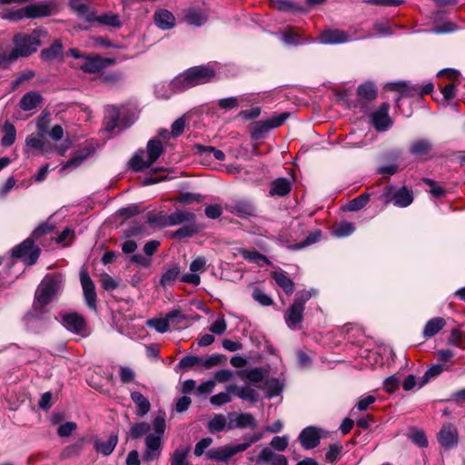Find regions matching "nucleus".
Listing matches in <instances>:
<instances>
[{
	"instance_id": "nucleus-1",
	"label": "nucleus",
	"mask_w": 465,
	"mask_h": 465,
	"mask_svg": "<svg viewBox=\"0 0 465 465\" xmlns=\"http://www.w3.org/2000/svg\"><path fill=\"white\" fill-rule=\"evenodd\" d=\"M214 76L215 71L209 65L193 66L176 76L172 82L157 84L154 93L158 98L169 99L174 94L209 83Z\"/></svg>"
},
{
	"instance_id": "nucleus-2",
	"label": "nucleus",
	"mask_w": 465,
	"mask_h": 465,
	"mask_svg": "<svg viewBox=\"0 0 465 465\" xmlns=\"http://www.w3.org/2000/svg\"><path fill=\"white\" fill-rule=\"evenodd\" d=\"M46 35V32L41 28H35L31 34L18 33L13 38L14 48L12 59L27 57L36 52L41 45V38Z\"/></svg>"
},
{
	"instance_id": "nucleus-3",
	"label": "nucleus",
	"mask_w": 465,
	"mask_h": 465,
	"mask_svg": "<svg viewBox=\"0 0 465 465\" xmlns=\"http://www.w3.org/2000/svg\"><path fill=\"white\" fill-rule=\"evenodd\" d=\"M63 282L60 274H47L35 292L34 310L46 306L61 290Z\"/></svg>"
},
{
	"instance_id": "nucleus-4",
	"label": "nucleus",
	"mask_w": 465,
	"mask_h": 465,
	"mask_svg": "<svg viewBox=\"0 0 465 465\" xmlns=\"http://www.w3.org/2000/svg\"><path fill=\"white\" fill-rule=\"evenodd\" d=\"M313 291H301L284 314L285 323L291 330H299L303 320L304 305L312 298Z\"/></svg>"
},
{
	"instance_id": "nucleus-5",
	"label": "nucleus",
	"mask_w": 465,
	"mask_h": 465,
	"mask_svg": "<svg viewBox=\"0 0 465 465\" xmlns=\"http://www.w3.org/2000/svg\"><path fill=\"white\" fill-rule=\"evenodd\" d=\"M163 147L159 140L152 139L146 146L147 157L144 158L145 152L136 153L129 161L130 167L135 172H141L149 168L163 153Z\"/></svg>"
},
{
	"instance_id": "nucleus-6",
	"label": "nucleus",
	"mask_w": 465,
	"mask_h": 465,
	"mask_svg": "<svg viewBox=\"0 0 465 465\" xmlns=\"http://www.w3.org/2000/svg\"><path fill=\"white\" fill-rule=\"evenodd\" d=\"M383 197L386 203L393 202L394 205L404 208L413 202V193L411 189L402 186L397 189L394 186H387L383 192Z\"/></svg>"
},
{
	"instance_id": "nucleus-7",
	"label": "nucleus",
	"mask_w": 465,
	"mask_h": 465,
	"mask_svg": "<svg viewBox=\"0 0 465 465\" xmlns=\"http://www.w3.org/2000/svg\"><path fill=\"white\" fill-rule=\"evenodd\" d=\"M39 254L40 249L35 245L32 238H27L22 243L12 249V256L21 259L27 265L35 264Z\"/></svg>"
},
{
	"instance_id": "nucleus-8",
	"label": "nucleus",
	"mask_w": 465,
	"mask_h": 465,
	"mask_svg": "<svg viewBox=\"0 0 465 465\" xmlns=\"http://www.w3.org/2000/svg\"><path fill=\"white\" fill-rule=\"evenodd\" d=\"M386 88L391 91H396L404 96H414L430 94L433 91L434 85L432 83H427L421 86L418 84H411L409 82H394L389 83Z\"/></svg>"
},
{
	"instance_id": "nucleus-9",
	"label": "nucleus",
	"mask_w": 465,
	"mask_h": 465,
	"mask_svg": "<svg viewBox=\"0 0 465 465\" xmlns=\"http://www.w3.org/2000/svg\"><path fill=\"white\" fill-rule=\"evenodd\" d=\"M373 36V35H367L360 37L359 39H365ZM356 37H352L348 32L341 29H327L322 31L319 37L318 42L323 45H339L348 43L350 41L356 40Z\"/></svg>"
},
{
	"instance_id": "nucleus-10",
	"label": "nucleus",
	"mask_w": 465,
	"mask_h": 465,
	"mask_svg": "<svg viewBox=\"0 0 465 465\" xmlns=\"http://www.w3.org/2000/svg\"><path fill=\"white\" fill-rule=\"evenodd\" d=\"M290 116L289 113H282L280 114L272 115L271 118L257 122L253 127L252 136L254 139H260L264 134L272 129L281 126Z\"/></svg>"
},
{
	"instance_id": "nucleus-11",
	"label": "nucleus",
	"mask_w": 465,
	"mask_h": 465,
	"mask_svg": "<svg viewBox=\"0 0 465 465\" xmlns=\"http://www.w3.org/2000/svg\"><path fill=\"white\" fill-rule=\"evenodd\" d=\"M62 322L64 326L70 331L82 337H87L89 331L85 320L78 313L72 312L63 315Z\"/></svg>"
},
{
	"instance_id": "nucleus-12",
	"label": "nucleus",
	"mask_w": 465,
	"mask_h": 465,
	"mask_svg": "<svg viewBox=\"0 0 465 465\" xmlns=\"http://www.w3.org/2000/svg\"><path fill=\"white\" fill-rule=\"evenodd\" d=\"M206 259L203 256H198L190 263V272L181 277V282L198 286L201 282L199 272L206 270Z\"/></svg>"
},
{
	"instance_id": "nucleus-13",
	"label": "nucleus",
	"mask_w": 465,
	"mask_h": 465,
	"mask_svg": "<svg viewBox=\"0 0 465 465\" xmlns=\"http://www.w3.org/2000/svg\"><path fill=\"white\" fill-rule=\"evenodd\" d=\"M80 281L86 304L90 309L96 310L95 286L86 270L80 272Z\"/></svg>"
},
{
	"instance_id": "nucleus-14",
	"label": "nucleus",
	"mask_w": 465,
	"mask_h": 465,
	"mask_svg": "<svg viewBox=\"0 0 465 465\" xmlns=\"http://www.w3.org/2000/svg\"><path fill=\"white\" fill-rule=\"evenodd\" d=\"M390 105L383 103L378 110L371 114V123L377 131H386L391 126L392 121L389 116Z\"/></svg>"
},
{
	"instance_id": "nucleus-15",
	"label": "nucleus",
	"mask_w": 465,
	"mask_h": 465,
	"mask_svg": "<svg viewBox=\"0 0 465 465\" xmlns=\"http://www.w3.org/2000/svg\"><path fill=\"white\" fill-rule=\"evenodd\" d=\"M438 441L445 449H451L458 444L459 433L451 423L444 424L438 433Z\"/></svg>"
},
{
	"instance_id": "nucleus-16",
	"label": "nucleus",
	"mask_w": 465,
	"mask_h": 465,
	"mask_svg": "<svg viewBox=\"0 0 465 465\" xmlns=\"http://www.w3.org/2000/svg\"><path fill=\"white\" fill-rule=\"evenodd\" d=\"M114 62L115 60L113 58H103L98 55L85 56L80 68L85 73L94 74L114 64Z\"/></svg>"
},
{
	"instance_id": "nucleus-17",
	"label": "nucleus",
	"mask_w": 465,
	"mask_h": 465,
	"mask_svg": "<svg viewBox=\"0 0 465 465\" xmlns=\"http://www.w3.org/2000/svg\"><path fill=\"white\" fill-rule=\"evenodd\" d=\"M225 208L231 213L241 217L248 218L255 215L256 208L252 202L249 200H238L230 204H226Z\"/></svg>"
},
{
	"instance_id": "nucleus-18",
	"label": "nucleus",
	"mask_w": 465,
	"mask_h": 465,
	"mask_svg": "<svg viewBox=\"0 0 465 465\" xmlns=\"http://www.w3.org/2000/svg\"><path fill=\"white\" fill-rule=\"evenodd\" d=\"M236 445H225L220 448H213L206 451L205 456L209 460L219 462H227L232 456L239 453Z\"/></svg>"
},
{
	"instance_id": "nucleus-19",
	"label": "nucleus",
	"mask_w": 465,
	"mask_h": 465,
	"mask_svg": "<svg viewBox=\"0 0 465 465\" xmlns=\"http://www.w3.org/2000/svg\"><path fill=\"white\" fill-rule=\"evenodd\" d=\"M321 436L317 428L309 426L302 430L299 435V441L303 449L312 450L320 443Z\"/></svg>"
},
{
	"instance_id": "nucleus-20",
	"label": "nucleus",
	"mask_w": 465,
	"mask_h": 465,
	"mask_svg": "<svg viewBox=\"0 0 465 465\" xmlns=\"http://www.w3.org/2000/svg\"><path fill=\"white\" fill-rule=\"evenodd\" d=\"M161 438L158 436L147 435L145 438V450L143 459L146 461H152L157 459L161 454Z\"/></svg>"
},
{
	"instance_id": "nucleus-21",
	"label": "nucleus",
	"mask_w": 465,
	"mask_h": 465,
	"mask_svg": "<svg viewBox=\"0 0 465 465\" xmlns=\"http://www.w3.org/2000/svg\"><path fill=\"white\" fill-rule=\"evenodd\" d=\"M184 20L188 25H203L208 19V12L203 8L189 7L183 10Z\"/></svg>"
},
{
	"instance_id": "nucleus-22",
	"label": "nucleus",
	"mask_w": 465,
	"mask_h": 465,
	"mask_svg": "<svg viewBox=\"0 0 465 465\" xmlns=\"http://www.w3.org/2000/svg\"><path fill=\"white\" fill-rule=\"evenodd\" d=\"M118 443V436L115 433H111L106 440L96 439L94 442V448L96 452L109 456L114 450Z\"/></svg>"
},
{
	"instance_id": "nucleus-23",
	"label": "nucleus",
	"mask_w": 465,
	"mask_h": 465,
	"mask_svg": "<svg viewBox=\"0 0 465 465\" xmlns=\"http://www.w3.org/2000/svg\"><path fill=\"white\" fill-rule=\"evenodd\" d=\"M154 23L162 30H169L175 25L174 15L166 9H158L154 12Z\"/></svg>"
},
{
	"instance_id": "nucleus-24",
	"label": "nucleus",
	"mask_w": 465,
	"mask_h": 465,
	"mask_svg": "<svg viewBox=\"0 0 465 465\" xmlns=\"http://www.w3.org/2000/svg\"><path fill=\"white\" fill-rule=\"evenodd\" d=\"M130 397L136 406L135 414L138 417H143L150 411L151 403L140 391H132Z\"/></svg>"
},
{
	"instance_id": "nucleus-25",
	"label": "nucleus",
	"mask_w": 465,
	"mask_h": 465,
	"mask_svg": "<svg viewBox=\"0 0 465 465\" xmlns=\"http://www.w3.org/2000/svg\"><path fill=\"white\" fill-rule=\"evenodd\" d=\"M265 373L266 371L263 368L258 367L250 370H241L237 371V376L242 381H248L252 383L257 384L263 381Z\"/></svg>"
},
{
	"instance_id": "nucleus-26",
	"label": "nucleus",
	"mask_w": 465,
	"mask_h": 465,
	"mask_svg": "<svg viewBox=\"0 0 465 465\" xmlns=\"http://www.w3.org/2000/svg\"><path fill=\"white\" fill-rule=\"evenodd\" d=\"M446 322L442 317H435L427 322L424 326L422 334L426 339L435 336L443 327Z\"/></svg>"
},
{
	"instance_id": "nucleus-27",
	"label": "nucleus",
	"mask_w": 465,
	"mask_h": 465,
	"mask_svg": "<svg viewBox=\"0 0 465 465\" xmlns=\"http://www.w3.org/2000/svg\"><path fill=\"white\" fill-rule=\"evenodd\" d=\"M291 189V183L287 178H277L272 182L269 194L271 196H285Z\"/></svg>"
},
{
	"instance_id": "nucleus-28",
	"label": "nucleus",
	"mask_w": 465,
	"mask_h": 465,
	"mask_svg": "<svg viewBox=\"0 0 465 465\" xmlns=\"http://www.w3.org/2000/svg\"><path fill=\"white\" fill-rule=\"evenodd\" d=\"M42 102V96L36 92H29L23 95L19 106L24 111H31L36 108Z\"/></svg>"
},
{
	"instance_id": "nucleus-29",
	"label": "nucleus",
	"mask_w": 465,
	"mask_h": 465,
	"mask_svg": "<svg viewBox=\"0 0 465 465\" xmlns=\"http://www.w3.org/2000/svg\"><path fill=\"white\" fill-rule=\"evenodd\" d=\"M41 58L45 62H51L63 56V45L60 41H55L49 47L41 51Z\"/></svg>"
},
{
	"instance_id": "nucleus-30",
	"label": "nucleus",
	"mask_w": 465,
	"mask_h": 465,
	"mask_svg": "<svg viewBox=\"0 0 465 465\" xmlns=\"http://www.w3.org/2000/svg\"><path fill=\"white\" fill-rule=\"evenodd\" d=\"M432 148L430 141L426 139H420L413 142L410 146V153L415 156H423L428 154Z\"/></svg>"
},
{
	"instance_id": "nucleus-31",
	"label": "nucleus",
	"mask_w": 465,
	"mask_h": 465,
	"mask_svg": "<svg viewBox=\"0 0 465 465\" xmlns=\"http://www.w3.org/2000/svg\"><path fill=\"white\" fill-rule=\"evenodd\" d=\"M195 218V214L188 211L177 210L170 214L172 226L178 225L185 222L194 223Z\"/></svg>"
},
{
	"instance_id": "nucleus-32",
	"label": "nucleus",
	"mask_w": 465,
	"mask_h": 465,
	"mask_svg": "<svg viewBox=\"0 0 465 465\" xmlns=\"http://www.w3.org/2000/svg\"><path fill=\"white\" fill-rule=\"evenodd\" d=\"M3 133L4 135L1 139V143L4 147H9L11 146L16 137V130L14 124H12L9 122H5L3 126Z\"/></svg>"
},
{
	"instance_id": "nucleus-33",
	"label": "nucleus",
	"mask_w": 465,
	"mask_h": 465,
	"mask_svg": "<svg viewBox=\"0 0 465 465\" xmlns=\"http://www.w3.org/2000/svg\"><path fill=\"white\" fill-rule=\"evenodd\" d=\"M273 279L286 294L290 295L294 292L293 282L284 272H274Z\"/></svg>"
},
{
	"instance_id": "nucleus-34",
	"label": "nucleus",
	"mask_w": 465,
	"mask_h": 465,
	"mask_svg": "<svg viewBox=\"0 0 465 465\" xmlns=\"http://www.w3.org/2000/svg\"><path fill=\"white\" fill-rule=\"evenodd\" d=\"M321 237H322V232L320 230H315V231L312 232L303 242L288 245V249L292 250V251L301 250V249L310 246L313 243H316L317 242L320 241Z\"/></svg>"
},
{
	"instance_id": "nucleus-35",
	"label": "nucleus",
	"mask_w": 465,
	"mask_h": 465,
	"mask_svg": "<svg viewBox=\"0 0 465 465\" xmlns=\"http://www.w3.org/2000/svg\"><path fill=\"white\" fill-rule=\"evenodd\" d=\"M181 273V270L178 264H174L169 269H167L164 273L162 275L160 280V284L163 287L169 286L173 283V282L178 278Z\"/></svg>"
},
{
	"instance_id": "nucleus-36",
	"label": "nucleus",
	"mask_w": 465,
	"mask_h": 465,
	"mask_svg": "<svg viewBox=\"0 0 465 465\" xmlns=\"http://www.w3.org/2000/svg\"><path fill=\"white\" fill-rule=\"evenodd\" d=\"M94 21L101 25L120 28L122 25L120 16L117 14L107 13L94 16Z\"/></svg>"
},
{
	"instance_id": "nucleus-37",
	"label": "nucleus",
	"mask_w": 465,
	"mask_h": 465,
	"mask_svg": "<svg viewBox=\"0 0 465 465\" xmlns=\"http://www.w3.org/2000/svg\"><path fill=\"white\" fill-rule=\"evenodd\" d=\"M280 39L287 45H299L305 43L299 33L291 29L282 32Z\"/></svg>"
},
{
	"instance_id": "nucleus-38",
	"label": "nucleus",
	"mask_w": 465,
	"mask_h": 465,
	"mask_svg": "<svg viewBox=\"0 0 465 465\" xmlns=\"http://www.w3.org/2000/svg\"><path fill=\"white\" fill-rule=\"evenodd\" d=\"M70 5L72 9H74L78 15L85 17L86 21H94V14L89 11V7L87 5L77 0H72L70 2Z\"/></svg>"
},
{
	"instance_id": "nucleus-39",
	"label": "nucleus",
	"mask_w": 465,
	"mask_h": 465,
	"mask_svg": "<svg viewBox=\"0 0 465 465\" xmlns=\"http://www.w3.org/2000/svg\"><path fill=\"white\" fill-rule=\"evenodd\" d=\"M357 94L362 99L372 101L377 96V90L373 84L365 83L358 87Z\"/></svg>"
},
{
	"instance_id": "nucleus-40",
	"label": "nucleus",
	"mask_w": 465,
	"mask_h": 465,
	"mask_svg": "<svg viewBox=\"0 0 465 465\" xmlns=\"http://www.w3.org/2000/svg\"><path fill=\"white\" fill-rule=\"evenodd\" d=\"M147 222L151 225L158 226L161 228L172 226L170 214L167 215L163 213H160L157 214H150L148 216Z\"/></svg>"
},
{
	"instance_id": "nucleus-41",
	"label": "nucleus",
	"mask_w": 465,
	"mask_h": 465,
	"mask_svg": "<svg viewBox=\"0 0 465 465\" xmlns=\"http://www.w3.org/2000/svg\"><path fill=\"white\" fill-rule=\"evenodd\" d=\"M241 253H242V257L245 260H247L248 262H254V263H257L259 265L269 264L270 263L268 258L265 255L260 253L257 251L242 250L241 252Z\"/></svg>"
},
{
	"instance_id": "nucleus-42",
	"label": "nucleus",
	"mask_w": 465,
	"mask_h": 465,
	"mask_svg": "<svg viewBox=\"0 0 465 465\" xmlns=\"http://www.w3.org/2000/svg\"><path fill=\"white\" fill-rule=\"evenodd\" d=\"M235 427L237 428H251L253 429L257 426V421L254 417L250 413H241L235 418Z\"/></svg>"
},
{
	"instance_id": "nucleus-43",
	"label": "nucleus",
	"mask_w": 465,
	"mask_h": 465,
	"mask_svg": "<svg viewBox=\"0 0 465 465\" xmlns=\"http://www.w3.org/2000/svg\"><path fill=\"white\" fill-rule=\"evenodd\" d=\"M226 360V357L223 354H213L206 358H202L200 361V366L205 370L211 369L215 366H219Z\"/></svg>"
},
{
	"instance_id": "nucleus-44",
	"label": "nucleus",
	"mask_w": 465,
	"mask_h": 465,
	"mask_svg": "<svg viewBox=\"0 0 465 465\" xmlns=\"http://www.w3.org/2000/svg\"><path fill=\"white\" fill-rule=\"evenodd\" d=\"M91 154V151L77 152L63 166V170L77 168Z\"/></svg>"
},
{
	"instance_id": "nucleus-45",
	"label": "nucleus",
	"mask_w": 465,
	"mask_h": 465,
	"mask_svg": "<svg viewBox=\"0 0 465 465\" xmlns=\"http://www.w3.org/2000/svg\"><path fill=\"white\" fill-rule=\"evenodd\" d=\"M226 427V418L223 414H216L208 423V430L211 433L223 430Z\"/></svg>"
},
{
	"instance_id": "nucleus-46",
	"label": "nucleus",
	"mask_w": 465,
	"mask_h": 465,
	"mask_svg": "<svg viewBox=\"0 0 465 465\" xmlns=\"http://www.w3.org/2000/svg\"><path fill=\"white\" fill-rule=\"evenodd\" d=\"M263 437L262 432H255L253 434H246L243 436V442L240 444H236L237 450L242 452L246 450L252 444L258 442Z\"/></svg>"
},
{
	"instance_id": "nucleus-47",
	"label": "nucleus",
	"mask_w": 465,
	"mask_h": 465,
	"mask_svg": "<svg viewBox=\"0 0 465 465\" xmlns=\"http://www.w3.org/2000/svg\"><path fill=\"white\" fill-rule=\"evenodd\" d=\"M237 396L242 400L249 401L251 402H256L258 401L257 391L249 385L241 387L237 391Z\"/></svg>"
},
{
	"instance_id": "nucleus-48",
	"label": "nucleus",
	"mask_w": 465,
	"mask_h": 465,
	"mask_svg": "<svg viewBox=\"0 0 465 465\" xmlns=\"http://www.w3.org/2000/svg\"><path fill=\"white\" fill-rule=\"evenodd\" d=\"M25 145L40 152L41 153H45L47 152L45 142L33 134L26 137Z\"/></svg>"
},
{
	"instance_id": "nucleus-49",
	"label": "nucleus",
	"mask_w": 465,
	"mask_h": 465,
	"mask_svg": "<svg viewBox=\"0 0 465 465\" xmlns=\"http://www.w3.org/2000/svg\"><path fill=\"white\" fill-rule=\"evenodd\" d=\"M188 453V449H176L172 455L171 465H189L187 461Z\"/></svg>"
},
{
	"instance_id": "nucleus-50",
	"label": "nucleus",
	"mask_w": 465,
	"mask_h": 465,
	"mask_svg": "<svg viewBox=\"0 0 465 465\" xmlns=\"http://www.w3.org/2000/svg\"><path fill=\"white\" fill-rule=\"evenodd\" d=\"M27 17L35 18L49 15V7L44 5L26 6Z\"/></svg>"
},
{
	"instance_id": "nucleus-51",
	"label": "nucleus",
	"mask_w": 465,
	"mask_h": 465,
	"mask_svg": "<svg viewBox=\"0 0 465 465\" xmlns=\"http://www.w3.org/2000/svg\"><path fill=\"white\" fill-rule=\"evenodd\" d=\"M370 194L367 193H361L358 197L352 199L348 204L349 211H358L363 208L369 202Z\"/></svg>"
},
{
	"instance_id": "nucleus-52",
	"label": "nucleus",
	"mask_w": 465,
	"mask_h": 465,
	"mask_svg": "<svg viewBox=\"0 0 465 465\" xmlns=\"http://www.w3.org/2000/svg\"><path fill=\"white\" fill-rule=\"evenodd\" d=\"M84 442V439L82 438L78 441H76L75 443H74V444H72L70 446H67L63 450L62 456L64 458H71V457H74V456H78L81 453L82 450H83Z\"/></svg>"
},
{
	"instance_id": "nucleus-53",
	"label": "nucleus",
	"mask_w": 465,
	"mask_h": 465,
	"mask_svg": "<svg viewBox=\"0 0 465 465\" xmlns=\"http://www.w3.org/2000/svg\"><path fill=\"white\" fill-rule=\"evenodd\" d=\"M151 426L147 422H137L134 423L130 429V435L133 439H138L141 436L149 432Z\"/></svg>"
},
{
	"instance_id": "nucleus-54",
	"label": "nucleus",
	"mask_w": 465,
	"mask_h": 465,
	"mask_svg": "<svg viewBox=\"0 0 465 465\" xmlns=\"http://www.w3.org/2000/svg\"><path fill=\"white\" fill-rule=\"evenodd\" d=\"M118 118H119V112H118L117 108L114 106L108 107L106 110V120H107L106 129L108 131H113L116 127Z\"/></svg>"
},
{
	"instance_id": "nucleus-55",
	"label": "nucleus",
	"mask_w": 465,
	"mask_h": 465,
	"mask_svg": "<svg viewBox=\"0 0 465 465\" xmlns=\"http://www.w3.org/2000/svg\"><path fill=\"white\" fill-rule=\"evenodd\" d=\"M252 297L262 306H270L273 303L272 299L260 288L253 289Z\"/></svg>"
},
{
	"instance_id": "nucleus-56",
	"label": "nucleus",
	"mask_w": 465,
	"mask_h": 465,
	"mask_svg": "<svg viewBox=\"0 0 465 465\" xmlns=\"http://www.w3.org/2000/svg\"><path fill=\"white\" fill-rule=\"evenodd\" d=\"M169 324H170V322H168L166 317L160 318V319H151V320H148V322H147L148 326L155 329V331H157L160 333H164V332L168 331Z\"/></svg>"
},
{
	"instance_id": "nucleus-57",
	"label": "nucleus",
	"mask_w": 465,
	"mask_h": 465,
	"mask_svg": "<svg viewBox=\"0 0 465 465\" xmlns=\"http://www.w3.org/2000/svg\"><path fill=\"white\" fill-rule=\"evenodd\" d=\"M411 440L420 448H426L428 446V440L426 434L422 430H413L410 433Z\"/></svg>"
},
{
	"instance_id": "nucleus-58",
	"label": "nucleus",
	"mask_w": 465,
	"mask_h": 465,
	"mask_svg": "<svg viewBox=\"0 0 465 465\" xmlns=\"http://www.w3.org/2000/svg\"><path fill=\"white\" fill-rule=\"evenodd\" d=\"M355 231L354 224L352 223H341L333 231V233L337 237H346L351 235Z\"/></svg>"
},
{
	"instance_id": "nucleus-59",
	"label": "nucleus",
	"mask_w": 465,
	"mask_h": 465,
	"mask_svg": "<svg viewBox=\"0 0 465 465\" xmlns=\"http://www.w3.org/2000/svg\"><path fill=\"white\" fill-rule=\"evenodd\" d=\"M197 232L198 229L195 226V224L193 223H190V224L181 227L177 231H175L173 236L178 238H186L193 236Z\"/></svg>"
},
{
	"instance_id": "nucleus-60",
	"label": "nucleus",
	"mask_w": 465,
	"mask_h": 465,
	"mask_svg": "<svg viewBox=\"0 0 465 465\" xmlns=\"http://www.w3.org/2000/svg\"><path fill=\"white\" fill-rule=\"evenodd\" d=\"M153 433H151L152 436H158L159 438H163L165 431V420L163 416H157L153 420Z\"/></svg>"
},
{
	"instance_id": "nucleus-61",
	"label": "nucleus",
	"mask_w": 465,
	"mask_h": 465,
	"mask_svg": "<svg viewBox=\"0 0 465 465\" xmlns=\"http://www.w3.org/2000/svg\"><path fill=\"white\" fill-rule=\"evenodd\" d=\"M197 149L201 153H213L215 160L223 161L225 159L224 153L213 146L197 145Z\"/></svg>"
},
{
	"instance_id": "nucleus-62",
	"label": "nucleus",
	"mask_w": 465,
	"mask_h": 465,
	"mask_svg": "<svg viewBox=\"0 0 465 465\" xmlns=\"http://www.w3.org/2000/svg\"><path fill=\"white\" fill-rule=\"evenodd\" d=\"M289 444V437L288 436H275L271 440V447L278 451H283L286 450Z\"/></svg>"
},
{
	"instance_id": "nucleus-63",
	"label": "nucleus",
	"mask_w": 465,
	"mask_h": 465,
	"mask_svg": "<svg viewBox=\"0 0 465 465\" xmlns=\"http://www.w3.org/2000/svg\"><path fill=\"white\" fill-rule=\"evenodd\" d=\"M201 357L198 356H185L182 358L178 363V367L182 369H190L196 365L200 366Z\"/></svg>"
},
{
	"instance_id": "nucleus-64",
	"label": "nucleus",
	"mask_w": 465,
	"mask_h": 465,
	"mask_svg": "<svg viewBox=\"0 0 465 465\" xmlns=\"http://www.w3.org/2000/svg\"><path fill=\"white\" fill-rule=\"evenodd\" d=\"M400 385V379L396 375H391L386 378L383 381V389L389 392H394Z\"/></svg>"
}]
</instances>
